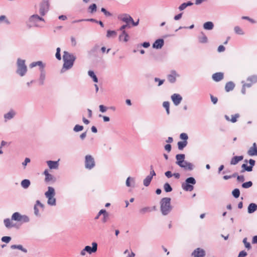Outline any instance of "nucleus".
Instances as JSON below:
<instances>
[{"label":"nucleus","instance_id":"obj_1","mask_svg":"<svg viewBox=\"0 0 257 257\" xmlns=\"http://www.w3.org/2000/svg\"><path fill=\"white\" fill-rule=\"evenodd\" d=\"M63 58L64 60L63 68L66 69H69L73 66L76 59L73 54L67 51L64 52Z\"/></svg>","mask_w":257,"mask_h":257},{"label":"nucleus","instance_id":"obj_2","mask_svg":"<svg viewBox=\"0 0 257 257\" xmlns=\"http://www.w3.org/2000/svg\"><path fill=\"white\" fill-rule=\"evenodd\" d=\"M161 211L164 215H167L171 210V198L169 197L163 198L160 201Z\"/></svg>","mask_w":257,"mask_h":257},{"label":"nucleus","instance_id":"obj_3","mask_svg":"<svg viewBox=\"0 0 257 257\" xmlns=\"http://www.w3.org/2000/svg\"><path fill=\"white\" fill-rule=\"evenodd\" d=\"M48 191L45 193V196L48 198V203L50 205H55L56 204V199L54 197L55 190L52 187H48Z\"/></svg>","mask_w":257,"mask_h":257},{"label":"nucleus","instance_id":"obj_4","mask_svg":"<svg viewBox=\"0 0 257 257\" xmlns=\"http://www.w3.org/2000/svg\"><path fill=\"white\" fill-rule=\"evenodd\" d=\"M118 18L127 24L132 23L134 26H137L139 22V20H138L137 22H135L133 19L129 15L126 14L119 15Z\"/></svg>","mask_w":257,"mask_h":257},{"label":"nucleus","instance_id":"obj_5","mask_svg":"<svg viewBox=\"0 0 257 257\" xmlns=\"http://www.w3.org/2000/svg\"><path fill=\"white\" fill-rule=\"evenodd\" d=\"M25 61L24 60L18 59L17 61L18 70L17 73L21 76H23L27 72V66L25 65Z\"/></svg>","mask_w":257,"mask_h":257},{"label":"nucleus","instance_id":"obj_6","mask_svg":"<svg viewBox=\"0 0 257 257\" xmlns=\"http://www.w3.org/2000/svg\"><path fill=\"white\" fill-rule=\"evenodd\" d=\"M196 181L193 177H189L186 180L185 183L182 184V187L183 189L185 191H191L193 189V186L191 184H195Z\"/></svg>","mask_w":257,"mask_h":257},{"label":"nucleus","instance_id":"obj_7","mask_svg":"<svg viewBox=\"0 0 257 257\" xmlns=\"http://www.w3.org/2000/svg\"><path fill=\"white\" fill-rule=\"evenodd\" d=\"M92 245V247L88 245L86 246L85 248L81 250L80 252L81 255H84L86 253V252H87L89 254L95 252L97 249V244L96 242H93Z\"/></svg>","mask_w":257,"mask_h":257},{"label":"nucleus","instance_id":"obj_8","mask_svg":"<svg viewBox=\"0 0 257 257\" xmlns=\"http://www.w3.org/2000/svg\"><path fill=\"white\" fill-rule=\"evenodd\" d=\"M95 166L94 158L91 155H86L85 158V167L88 169H91Z\"/></svg>","mask_w":257,"mask_h":257},{"label":"nucleus","instance_id":"obj_9","mask_svg":"<svg viewBox=\"0 0 257 257\" xmlns=\"http://www.w3.org/2000/svg\"><path fill=\"white\" fill-rule=\"evenodd\" d=\"M12 219L21 222H26L29 221V218L25 215H21L19 212L14 213L12 216Z\"/></svg>","mask_w":257,"mask_h":257},{"label":"nucleus","instance_id":"obj_10","mask_svg":"<svg viewBox=\"0 0 257 257\" xmlns=\"http://www.w3.org/2000/svg\"><path fill=\"white\" fill-rule=\"evenodd\" d=\"M194 257H204L205 255V250L201 248H197L192 253Z\"/></svg>","mask_w":257,"mask_h":257},{"label":"nucleus","instance_id":"obj_11","mask_svg":"<svg viewBox=\"0 0 257 257\" xmlns=\"http://www.w3.org/2000/svg\"><path fill=\"white\" fill-rule=\"evenodd\" d=\"M171 99L175 105H178L182 101V97L180 94L174 93L171 96Z\"/></svg>","mask_w":257,"mask_h":257},{"label":"nucleus","instance_id":"obj_12","mask_svg":"<svg viewBox=\"0 0 257 257\" xmlns=\"http://www.w3.org/2000/svg\"><path fill=\"white\" fill-rule=\"evenodd\" d=\"M101 214L103 215L102 221L103 222L105 223L107 221L109 218V214L105 210L101 209L100 210L98 215L96 216L95 219H98L99 216Z\"/></svg>","mask_w":257,"mask_h":257},{"label":"nucleus","instance_id":"obj_13","mask_svg":"<svg viewBox=\"0 0 257 257\" xmlns=\"http://www.w3.org/2000/svg\"><path fill=\"white\" fill-rule=\"evenodd\" d=\"M49 8V4L48 2H44L43 3L41 6L40 8V14L41 16H44L46 12L48 11Z\"/></svg>","mask_w":257,"mask_h":257},{"label":"nucleus","instance_id":"obj_14","mask_svg":"<svg viewBox=\"0 0 257 257\" xmlns=\"http://www.w3.org/2000/svg\"><path fill=\"white\" fill-rule=\"evenodd\" d=\"M44 174L45 176V181L46 182H54L56 180L55 177L49 174L47 170H45Z\"/></svg>","mask_w":257,"mask_h":257},{"label":"nucleus","instance_id":"obj_15","mask_svg":"<svg viewBox=\"0 0 257 257\" xmlns=\"http://www.w3.org/2000/svg\"><path fill=\"white\" fill-rule=\"evenodd\" d=\"M247 154L250 156L257 155V147L255 143H254L252 145V146L250 148L247 152Z\"/></svg>","mask_w":257,"mask_h":257},{"label":"nucleus","instance_id":"obj_16","mask_svg":"<svg viewBox=\"0 0 257 257\" xmlns=\"http://www.w3.org/2000/svg\"><path fill=\"white\" fill-rule=\"evenodd\" d=\"M177 76L178 74L175 71H172L171 74L168 75L167 78L170 82L174 83Z\"/></svg>","mask_w":257,"mask_h":257},{"label":"nucleus","instance_id":"obj_17","mask_svg":"<svg viewBox=\"0 0 257 257\" xmlns=\"http://www.w3.org/2000/svg\"><path fill=\"white\" fill-rule=\"evenodd\" d=\"M224 77V74L222 72H217L212 75V79L216 82L221 80Z\"/></svg>","mask_w":257,"mask_h":257},{"label":"nucleus","instance_id":"obj_18","mask_svg":"<svg viewBox=\"0 0 257 257\" xmlns=\"http://www.w3.org/2000/svg\"><path fill=\"white\" fill-rule=\"evenodd\" d=\"M180 167L184 168L186 170H192L193 169V165L189 162L185 161L183 163L179 165Z\"/></svg>","mask_w":257,"mask_h":257},{"label":"nucleus","instance_id":"obj_19","mask_svg":"<svg viewBox=\"0 0 257 257\" xmlns=\"http://www.w3.org/2000/svg\"><path fill=\"white\" fill-rule=\"evenodd\" d=\"M164 40L162 39L157 40L153 45V47L156 49H161L164 45Z\"/></svg>","mask_w":257,"mask_h":257},{"label":"nucleus","instance_id":"obj_20","mask_svg":"<svg viewBox=\"0 0 257 257\" xmlns=\"http://www.w3.org/2000/svg\"><path fill=\"white\" fill-rule=\"evenodd\" d=\"M156 209V206H153L152 208L150 207H145L139 210V212L142 214H144L147 212H151L153 210H155Z\"/></svg>","mask_w":257,"mask_h":257},{"label":"nucleus","instance_id":"obj_21","mask_svg":"<svg viewBox=\"0 0 257 257\" xmlns=\"http://www.w3.org/2000/svg\"><path fill=\"white\" fill-rule=\"evenodd\" d=\"M13 219H12V218H7L4 220V222L6 227L10 228L15 226V224L13 223Z\"/></svg>","mask_w":257,"mask_h":257},{"label":"nucleus","instance_id":"obj_22","mask_svg":"<svg viewBox=\"0 0 257 257\" xmlns=\"http://www.w3.org/2000/svg\"><path fill=\"white\" fill-rule=\"evenodd\" d=\"M185 156L184 154H178L176 156L177 160L176 164L180 165L181 164L183 163L184 162Z\"/></svg>","mask_w":257,"mask_h":257},{"label":"nucleus","instance_id":"obj_23","mask_svg":"<svg viewBox=\"0 0 257 257\" xmlns=\"http://www.w3.org/2000/svg\"><path fill=\"white\" fill-rule=\"evenodd\" d=\"M47 165L51 169H56L58 167V163L57 161H48L47 162Z\"/></svg>","mask_w":257,"mask_h":257},{"label":"nucleus","instance_id":"obj_24","mask_svg":"<svg viewBox=\"0 0 257 257\" xmlns=\"http://www.w3.org/2000/svg\"><path fill=\"white\" fill-rule=\"evenodd\" d=\"M239 114L238 113L235 114L234 115H231V119L229 118V117L227 115L225 116V119L228 121H230L231 122L234 123L237 121V118H239Z\"/></svg>","mask_w":257,"mask_h":257},{"label":"nucleus","instance_id":"obj_25","mask_svg":"<svg viewBox=\"0 0 257 257\" xmlns=\"http://www.w3.org/2000/svg\"><path fill=\"white\" fill-rule=\"evenodd\" d=\"M243 156H235L233 157L231 160L230 164L231 165H236L237 164L239 161L243 160Z\"/></svg>","mask_w":257,"mask_h":257},{"label":"nucleus","instance_id":"obj_26","mask_svg":"<svg viewBox=\"0 0 257 257\" xmlns=\"http://www.w3.org/2000/svg\"><path fill=\"white\" fill-rule=\"evenodd\" d=\"M30 22H33V23H35V22H37L39 21H44V20L43 18H41V17H40L38 15H34L33 16H32L30 18Z\"/></svg>","mask_w":257,"mask_h":257},{"label":"nucleus","instance_id":"obj_27","mask_svg":"<svg viewBox=\"0 0 257 257\" xmlns=\"http://www.w3.org/2000/svg\"><path fill=\"white\" fill-rule=\"evenodd\" d=\"M235 86L234 84L232 82H228L226 83L225 89L226 91L229 92L231 90H232Z\"/></svg>","mask_w":257,"mask_h":257},{"label":"nucleus","instance_id":"obj_28","mask_svg":"<svg viewBox=\"0 0 257 257\" xmlns=\"http://www.w3.org/2000/svg\"><path fill=\"white\" fill-rule=\"evenodd\" d=\"M257 209V205L254 203H250L248 207V212L251 213Z\"/></svg>","mask_w":257,"mask_h":257},{"label":"nucleus","instance_id":"obj_29","mask_svg":"<svg viewBox=\"0 0 257 257\" xmlns=\"http://www.w3.org/2000/svg\"><path fill=\"white\" fill-rule=\"evenodd\" d=\"M119 38L120 40L127 42L128 39V35L125 31H123V32H122V34L119 36Z\"/></svg>","mask_w":257,"mask_h":257},{"label":"nucleus","instance_id":"obj_30","mask_svg":"<svg viewBox=\"0 0 257 257\" xmlns=\"http://www.w3.org/2000/svg\"><path fill=\"white\" fill-rule=\"evenodd\" d=\"M213 26V24L211 22H206L203 25V28L205 30H212Z\"/></svg>","mask_w":257,"mask_h":257},{"label":"nucleus","instance_id":"obj_31","mask_svg":"<svg viewBox=\"0 0 257 257\" xmlns=\"http://www.w3.org/2000/svg\"><path fill=\"white\" fill-rule=\"evenodd\" d=\"M198 39L199 42L201 43H205L207 42V38L203 33H201V36L198 37Z\"/></svg>","mask_w":257,"mask_h":257},{"label":"nucleus","instance_id":"obj_32","mask_svg":"<svg viewBox=\"0 0 257 257\" xmlns=\"http://www.w3.org/2000/svg\"><path fill=\"white\" fill-rule=\"evenodd\" d=\"M37 66H40V68L42 70L44 68V65H43V63H42V62L41 61H37V62H33L32 63H31L30 64V67L31 68H33V67Z\"/></svg>","mask_w":257,"mask_h":257},{"label":"nucleus","instance_id":"obj_33","mask_svg":"<svg viewBox=\"0 0 257 257\" xmlns=\"http://www.w3.org/2000/svg\"><path fill=\"white\" fill-rule=\"evenodd\" d=\"M247 80L249 82L248 84H251V85L257 82V76H251L249 77Z\"/></svg>","mask_w":257,"mask_h":257},{"label":"nucleus","instance_id":"obj_34","mask_svg":"<svg viewBox=\"0 0 257 257\" xmlns=\"http://www.w3.org/2000/svg\"><path fill=\"white\" fill-rule=\"evenodd\" d=\"M187 145V141L179 142L178 143V149L182 150Z\"/></svg>","mask_w":257,"mask_h":257},{"label":"nucleus","instance_id":"obj_35","mask_svg":"<svg viewBox=\"0 0 257 257\" xmlns=\"http://www.w3.org/2000/svg\"><path fill=\"white\" fill-rule=\"evenodd\" d=\"M30 185V181L28 179H24L21 182V185L24 188H27Z\"/></svg>","mask_w":257,"mask_h":257},{"label":"nucleus","instance_id":"obj_36","mask_svg":"<svg viewBox=\"0 0 257 257\" xmlns=\"http://www.w3.org/2000/svg\"><path fill=\"white\" fill-rule=\"evenodd\" d=\"M152 179V176H148L144 180V185L145 186H148L150 184V182Z\"/></svg>","mask_w":257,"mask_h":257},{"label":"nucleus","instance_id":"obj_37","mask_svg":"<svg viewBox=\"0 0 257 257\" xmlns=\"http://www.w3.org/2000/svg\"><path fill=\"white\" fill-rule=\"evenodd\" d=\"M15 114V113L13 111H10L5 115V118L6 119H10L14 117Z\"/></svg>","mask_w":257,"mask_h":257},{"label":"nucleus","instance_id":"obj_38","mask_svg":"<svg viewBox=\"0 0 257 257\" xmlns=\"http://www.w3.org/2000/svg\"><path fill=\"white\" fill-rule=\"evenodd\" d=\"M88 75H89V76L91 77L93 79V80L95 82H98L97 78L96 76L95 75V74H94L93 71L90 70L88 71Z\"/></svg>","mask_w":257,"mask_h":257},{"label":"nucleus","instance_id":"obj_39","mask_svg":"<svg viewBox=\"0 0 257 257\" xmlns=\"http://www.w3.org/2000/svg\"><path fill=\"white\" fill-rule=\"evenodd\" d=\"M163 107L166 109L167 113L169 114L170 113V103L168 101H164L163 103Z\"/></svg>","mask_w":257,"mask_h":257},{"label":"nucleus","instance_id":"obj_40","mask_svg":"<svg viewBox=\"0 0 257 257\" xmlns=\"http://www.w3.org/2000/svg\"><path fill=\"white\" fill-rule=\"evenodd\" d=\"M11 248L13 249L18 248L19 249L22 250L23 251H24L25 252H26L27 251V249L25 248H24L23 247L22 245H12L11 246Z\"/></svg>","mask_w":257,"mask_h":257},{"label":"nucleus","instance_id":"obj_41","mask_svg":"<svg viewBox=\"0 0 257 257\" xmlns=\"http://www.w3.org/2000/svg\"><path fill=\"white\" fill-rule=\"evenodd\" d=\"M116 35H117V34H116V32L115 31L108 30L107 32L106 36L108 38H109V37H115L116 36Z\"/></svg>","mask_w":257,"mask_h":257},{"label":"nucleus","instance_id":"obj_42","mask_svg":"<svg viewBox=\"0 0 257 257\" xmlns=\"http://www.w3.org/2000/svg\"><path fill=\"white\" fill-rule=\"evenodd\" d=\"M38 205H39L41 207H43V205L40 203V202L39 201H37V202H36V204L34 206V211H35V213L36 215H38L39 214V210H38V209L37 208V206Z\"/></svg>","mask_w":257,"mask_h":257},{"label":"nucleus","instance_id":"obj_43","mask_svg":"<svg viewBox=\"0 0 257 257\" xmlns=\"http://www.w3.org/2000/svg\"><path fill=\"white\" fill-rule=\"evenodd\" d=\"M232 194L235 198H238L240 195L239 190L238 189H234L232 192Z\"/></svg>","mask_w":257,"mask_h":257},{"label":"nucleus","instance_id":"obj_44","mask_svg":"<svg viewBox=\"0 0 257 257\" xmlns=\"http://www.w3.org/2000/svg\"><path fill=\"white\" fill-rule=\"evenodd\" d=\"M164 188L166 192H171L172 190V187L168 183H166L164 184Z\"/></svg>","mask_w":257,"mask_h":257},{"label":"nucleus","instance_id":"obj_45","mask_svg":"<svg viewBox=\"0 0 257 257\" xmlns=\"http://www.w3.org/2000/svg\"><path fill=\"white\" fill-rule=\"evenodd\" d=\"M242 168L243 169L241 172H244V171H252V166H247L246 164H243L242 165Z\"/></svg>","mask_w":257,"mask_h":257},{"label":"nucleus","instance_id":"obj_46","mask_svg":"<svg viewBox=\"0 0 257 257\" xmlns=\"http://www.w3.org/2000/svg\"><path fill=\"white\" fill-rule=\"evenodd\" d=\"M3 22H5L7 24H10L9 21L7 19L6 17L5 16H1L0 17V24H1Z\"/></svg>","mask_w":257,"mask_h":257},{"label":"nucleus","instance_id":"obj_47","mask_svg":"<svg viewBox=\"0 0 257 257\" xmlns=\"http://www.w3.org/2000/svg\"><path fill=\"white\" fill-rule=\"evenodd\" d=\"M234 30V31L235 32V33L237 34L242 35L243 34L242 30L238 26L235 27Z\"/></svg>","mask_w":257,"mask_h":257},{"label":"nucleus","instance_id":"obj_48","mask_svg":"<svg viewBox=\"0 0 257 257\" xmlns=\"http://www.w3.org/2000/svg\"><path fill=\"white\" fill-rule=\"evenodd\" d=\"M252 185V183L251 181H248L245 183H243L242 184V187L244 188H248L250 187Z\"/></svg>","mask_w":257,"mask_h":257},{"label":"nucleus","instance_id":"obj_49","mask_svg":"<svg viewBox=\"0 0 257 257\" xmlns=\"http://www.w3.org/2000/svg\"><path fill=\"white\" fill-rule=\"evenodd\" d=\"M251 86V84H244L242 86V88L241 89V92L242 94H244L245 93V89L246 88H249Z\"/></svg>","mask_w":257,"mask_h":257},{"label":"nucleus","instance_id":"obj_50","mask_svg":"<svg viewBox=\"0 0 257 257\" xmlns=\"http://www.w3.org/2000/svg\"><path fill=\"white\" fill-rule=\"evenodd\" d=\"M89 10H90V12L91 13L96 12V5L95 4H93L90 5L89 7Z\"/></svg>","mask_w":257,"mask_h":257},{"label":"nucleus","instance_id":"obj_51","mask_svg":"<svg viewBox=\"0 0 257 257\" xmlns=\"http://www.w3.org/2000/svg\"><path fill=\"white\" fill-rule=\"evenodd\" d=\"M83 129V126L82 125H80L78 124H77L74 127V131L75 132H79L82 131Z\"/></svg>","mask_w":257,"mask_h":257},{"label":"nucleus","instance_id":"obj_52","mask_svg":"<svg viewBox=\"0 0 257 257\" xmlns=\"http://www.w3.org/2000/svg\"><path fill=\"white\" fill-rule=\"evenodd\" d=\"M127 253H128V255L127 256V257H135V253L134 252L131 251V252H130L128 249H126L124 251V253L126 254Z\"/></svg>","mask_w":257,"mask_h":257},{"label":"nucleus","instance_id":"obj_53","mask_svg":"<svg viewBox=\"0 0 257 257\" xmlns=\"http://www.w3.org/2000/svg\"><path fill=\"white\" fill-rule=\"evenodd\" d=\"M56 51H57L56 53V57L57 59L60 60L61 59V57L60 55V48H57Z\"/></svg>","mask_w":257,"mask_h":257},{"label":"nucleus","instance_id":"obj_54","mask_svg":"<svg viewBox=\"0 0 257 257\" xmlns=\"http://www.w3.org/2000/svg\"><path fill=\"white\" fill-rule=\"evenodd\" d=\"M11 240V237L10 236H3L2 238V240L6 243H9Z\"/></svg>","mask_w":257,"mask_h":257},{"label":"nucleus","instance_id":"obj_55","mask_svg":"<svg viewBox=\"0 0 257 257\" xmlns=\"http://www.w3.org/2000/svg\"><path fill=\"white\" fill-rule=\"evenodd\" d=\"M180 138L181 139L184 140L183 141H187L188 138L187 135L185 133L181 134Z\"/></svg>","mask_w":257,"mask_h":257},{"label":"nucleus","instance_id":"obj_56","mask_svg":"<svg viewBox=\"0 0 257 257\" xmlns=\"http://www.w3.org/2000/svg\"><path fill=\"white\" fill-rule=\"evenodd\" d=\"M243 242L244 244L245 247L247 248L248 249H249L250 248V244L249 242L247 241V239L246 238L243 239Z\"/></svg>","mask_w":257,"mask_h":257},{"label":"nucleus","instance_id":"obj_57","mask_svg":"<svg viewBox=\"0 0 257 257\" xmlns=\"http://www.w3.org/2000/svg\"><path fill=\"white\" fill-rule=\"evenodd\" d=\"M101 11L102 12H103L104 13V14L106 16L108 17V16H111V14L109 12H107L104 8H101Z\"/></svg>","mask_w":257,"mask_h":257},{"label":"nucleus","instance_id":"obj_58","mask_svg":"<svg viewBox=\"0 0 257 257\" xmlns=\"http://www.w3.org/2000/svg\"><path fill=\"white\" fill-rule=\"evenodd\" d=\"M186 8H187V7H186V3H183L182 4H181L179 6V9L180 11H183L184 9H185Z\"/></svg>","mask_w":257,"mask_h":257},{"label":"nucleus","instance_id":"obj_59","mask_svg":"<svg viewBox=\"0 0 257 257\" xmlns=\"http://www.w3.org/2000/svg\"><path fill=\"white\" fill-rule=\"evenodd\" d=\"M211 99L213 104H216L218 101L217 98L213 95H211Z\"/></svg>","mask_w":257,"mask_h":257},{"label":"nucleus","instance_id":"obj_60","mask_svg":"<svg viewBox=\"0 0 257 257\" xmlns=\"http://www.w3.org/2000/svg\"><path fill=\"white\" fill-rule=\"evenodd\" d=\"M247 255V253L244 251H241L239 252L238 257H245Z\"/></svg>","mask_w":257,"mask_h":257},{"label":"nucleus","instance_id":"obj_61","mask_svg":"<svg viewBox=\"0 0 257 257\" xmlns=\"http://www.w3.org/2000/svg\"><path fill=\"white\" fill-rule=\"evenodd\" d=\"M237 180H238V181L239 182H243L244 181V177L243 176H237Z\"/></svg>","mask_w":257,"mask_h":257},{"label":"nucleus","instance_id":"obj_62","mask_svg":"<svg viewBox=\"0 0 257 257\" xmlns=\"http://www.w3.org/2000/svg\"><path fill=\"white\" fill-rule=\"evenodd\" d=\"M165 149L168 152H170L171 150V146L170 144H167L165 146Z\"/></svg>","mask_w":257,"mask_h":257},{"label":"nucleus","instance_id":"obj_63","mask_svg":"<svg viewBox=\"0 0 257 257\" xmlns=\"http://www.w3.org/2000/svg\"><path fill=\"white\" fill-rule=\"evenodd\" d=\"M99 109L100 111L104 112L106 110V108L103 105H99Z\"/></svg>","mask_w":257,"mask_h":257},{"label":"nucleus","instance_id":"obj_64","mask_svg":"<svg viewBox=\"0 0 257 257\" xmlns=\"http://www.w3.org/2000/svg\"><path fill=\"white\" fill-rule=\"evenodd\" d=\"M225 50V47L223 45H220L218 48L219 52H223Z\"/></svg>","mask_w":257,"mask_h":257}]
</instances>
